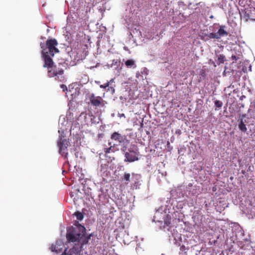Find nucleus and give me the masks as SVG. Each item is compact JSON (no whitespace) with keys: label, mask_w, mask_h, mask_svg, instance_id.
<instances>
[{"label":"nucleus","mask_w":255,"mask_h":255,"mask_svg":"<svg viewBox=\"0 0 255 255\" xmlns=\"http://www.w3.org/2000/svg\"><path fill=\"white\" fill-rule=\"evenodd\" d=\"M58 44L57 40L54 38L47 39L45 44L40 43L42 49L41 57L44 62V67H50L54 64L52 57L55 53L59 52V49L56 47Z\"/></svg>","instance_id":"nucleus-1"},{"label":"nucleus","mask_w":255,"mask_h":255,"mask_svg":"<svg viewBox=\"0 0 255 255\" xmlns=\"http://www.w3.org/2000/svg\"><path fill=\"white\" fill-rule=\"evenodd\" d=\"M125 152V161L133 162L138 159L137 157V149L135 144H126L123 147Z\"/></svg>","instance_id":"nucleus-2"},{"label":"nucleus","mask_w":255,"mask_h":255,"mask_svg":"<svg viewBox=\"0 0 255 255\" xmlns=\"http://www.w3.org/2000/svg\"><path fill=\"white\" fill-rule=\"evenodd\" d=\"M59 152L65 158H67L69 153L71 154L74 153L77 157L78 153L77 145L75 144H58Z\"/></svg>","instance_id":"nucleus-3"},{"label":"nucleus","mask_w":255,"mask_h":255,"mask_svg":"<svg viewBox=\"0 0 255 255\" xmlns=\"http://www.w3.org/2000/svg\"><path fill=\"white\" fill-rule=\"evenodd\" d=\"M81 228L79 227H71L67 229L66 234V239L69 242L78 243L79 238H80V233Z\"/></svg>","instance_id":"nucleus-4"},{"label":"nucleus","mask_w":255,"mask_h":255,"mask_svg":"<svg viewBox=\"0 0 255 255\" xmlns=\"http://www.w3.org/2000/svg\"><path fill=\"white\" fill-rule=\"evenodd\" d=\"M80 228H81V232L80 233V238H79L78 243L76 244H79L80 249L84 250V246L86 245L89 239H90V236H87L85 234V228L84 226L80 225Z\"/></svg>","instance_id":"nucleus-5"},{"label":"nucleus","mask_w":255,"mask_h":255,"mask_svg":"<svg viewBox=\"0 0 255 255\" xmlns=\"http://www.w3.org/2000/svg\"><path fill=\"white\" fill-rule=\"evenodd\" d=\"M111 139L115 142H118L120 143H127L128 140L126 135L120 133L119 132L115 131L111 135Z\"/></svg>","instance_id":"nucleus-6"},{"label":"nucleus","mask_w":255,"mask_h":255,"mask_svg":"<svg viewBox=\"0 0 255 255\" xmlns=\"http://www.w3.org/2000/svg\"><path fill=\"white\" fill-rule=\"evenodd\" d=\"M53 64L50 67H46L48 69V74L50 77H53L58 75H62L64 73V71L62 69L57 68L56 66H53Z\"/></svg>","instance_id":"nucleus-7"},{"label":"nucleus","mask_w":255,"mask_h":255,"mask_svg":"<svg viewBox=\"0 0 255 255\" xmlns=\"http://www.w3.org/2000/svg\"><path fill=\"white\" fill-rule=\"evenodd\" d=\"M81 251L79 244H75L72 248L66 249L63 255H80Z\"/></svg>","instance_id":"nucleus-8"},{"label":"nucleus","mask_w":255,"mask_h":255,"mask_svg":"<svg viewBox=\"0 0 255 255\" xmlns=\"http://www.w3.org/2000/svg\"><path fill=\"white\" fill-rule=\"evenodd\" d=\"M90 102L93 106L95 107L100 106L101 104V102L103 101L102 98L99 96H95L94 94H92L90 98Z\"/></svg>","instance_id":"nucleus-9"},{"label":"nucleus","mask_w":255,"mask_h":255,"mask_svg":"<svg viewBox=\"0 0 255 255\" xmlns=\"http://www.w3.org/2000/svg\"><path fill=\"white\" fill-rule=\"evenodd\" d=\"M59 133V140L57 143H67L66 134L65 133L64 130L62 129L58 130Z\"/></svg>","instance_id":"nucleus-10"},{"label":"nucleus","mask_w":255,"mask_h":255,"mask_svg":"<svg viewBox=\"0 0 255 255\" xmlns=\"http://www.w3.org/2000/svg\"><path fill=\"white\" fill-rule=\"evenodd\" d=\"M219 39V34L217 33L211 32L209 34H206L203 37L201 38L202 39L204 40H208L209 39Z\"/></svg>","instance_id":"nucleus-11"},{"label":"nucleus","mask_w":255,"mask_h":255,"mask_svg":"<svg viewBox=\"0 0 255 255\" xmlns=\"http://www.w3.org/2000/svg\"><path fill=\"white\" fill-rule=\"evenodd\" d=\"M117 150H118V148L116 146V144H113V145H111L109 147L105 148L104 151L105 152V154L108 156V154L109 153H114Z\"/></svg>","instance_id":"nucleus-12"},{"label":"nucleus","mask_w":255,"mask_h":255,"mask_svg":"<svg viewBox=\"0 0 255 255\" xmlns=\"http://www.w3.org/2000/svg\"><path fill=\"white\" fill-rule=\"evenodd\" d=\"M225 27V25L220 26L219 29L218 30V32H217V34H219V38H220L221 36L228 35V32L224 30Z\"/></svg>","instance_id":"nucleus-13"},{"label":"nucleus","mask_w":255,"mask_h":255,"mask_svg":"<svg viewBox=\"0 0 255 255\" xmlns=\"http://www.w3.org/2000/svg\"><path fill=\"white\" fill-rule=\"evenodd\" d=\"M239 128L242 131L244 132H246L247 130L246 125L245 124L243 119H241L240 121Z\"/></svg>","instance_id":"nucleus-14"},{"label":"nucleus","mask_w":255,"mask_h":255,"mask_svg":"<svg viewBox=\"0 0 255 255\" xmlns=\"http://www.w3.org/2000/svg\"><path fill=\"white\" fill-rule=\"evenodd\" d=\"M242 56L241 52H239V53L236 55L233 54L231 56V59L233 60V63L236 62V61L241 59Z\"/></svg>","instance_id":"nucleus-15"},{"label":"nucleus","mask_w":255,"mask_h":255,"mask_svg":"<svg viewBox=\"0 0 255 255\" xmlns=\"http://www.w3.org/2000/svg\"><path fill=\"white\" fill-rule=\"evenodd\" d=\"M125 65L128 68H131L135 65V61L132 59H129L125 62Z\"/></svg>","instance_id":"nucleus-16"},{"label":"nucleus","mask_w":255,"mask_h":255,"mask_svg":"<svg viewBox=\"0 0 255 255\" xmlns=\"http://www.w3.org/2000/svg\"><path fill=\"white\" fill-rule=\"evenodd\" d=\"M226 61L225 56L223 54H220L218 57V64L220 65V64L223 63Z\"/></svg>","instance_id":"nucleus-17"},{"label":"nucleus","mask_w":255,"mask_h":255,"mask_svg":"<svg viewBox=\"0 0 255 255\" xmlns=\"http://www.w3.org/2000/svg\"><path fill=\"white\" fill-rule=\"evenodd\" d=\"M215 106L216 107L215 110L218 111L220 108H221L223 106V103L222 101L219 100H216L214 102Z\"/></svg>","instance_id":"nucleus-18"},{"label":"nucleus","mask_w":255,"mask_h":255,"mask_svg":"<svg viewBox=\"0 0 255 255\" xmlns=\"http://www.w3.org/2000/svg\"><path fill=\"white\" fill-rule=\"evenodd\" d=\"M74 215L76 216L77 220L79 221H81L83 220L84 218L83 215L80 212L77 211L74 214Z\"/></svg>","instance_id":"nucleus-19"},{"label":"nucleus","mask_w":255,"mask_h":255,"mask_svg":"<svg viewBox=\"0 0 255 255\" xmlns=\"http://www.w3.org/2000/svg\"><path fill=\"white\" fill-rule=\"evenodd\" d=\"M114 82V79H112L110 81L105 83L103 85H101L100 86V87L101 88L103 89H106V88L108 87L110 85H111V83Z\"/></svg>","instance_id":"nucleus-20"},{"label":"nucleus","mask_w":255,"mask_h":255,"mask_svg":"<svg viewBox=\"0 0 255 255\" xmlns=\"http://www.w3.org/2000/svg\"><path fill=\"white\" fill-rule=\"evenodd\" d=\"M115 85L112 86V84L110 85L108 87L107 91L110 92L111 94H114L115 92Z\"/></svg>","instance_id":"nucleus-21"},{"label":"nucleus","mask_w":255,"mask_h":255,"mask_svg":"<svg viewBox=\"0 0 255 255\" xmlns=\"http://www.w3.org/2000/svg\"><path fill=\"white\" fill-rule=\"evenodd\" d=\"M124 179L128 182L130 181V174L125 173L124 176Z\"/></svg>","instance_id":"nucleus-22"},{"label":"nucleus","mask_w":255,"mask_h":255,"mask_svg":"<svg viewBox=\"0 0 255 255\" xmlns=\"http://www.w3.org/2000/svg\"><path fill=\"white\" fill-rule=\"evenodd\" d=\"M50 250L52 252H56L57 253H58L56 245L52 244L50 247Z\"/></svg>","instance_id":"nucleus-23"},{"label":"nucleus","mask_w":255,"mask_h":255,"mask_svg":"<svg viewBox=\"0 0 255 255\" xmlns=\"http://www.w3.org/2000/svg\"><path fill=\"white\" fill-rule=\"evenodd\" d=\"M60 87L62 89L63 92L67 91V88L66 85H65L64 84H62L60 85Z\"/></svg>","instance_id":"nucleus-24"},{"label":"nucleus","mask_w":255,"mask_h":255,"mask_svg":"<svg viewBox=\"0 0 255 255\" xmlns=\"http://www.w3.org/2000/svg\"><path fill=\"white\" fill-rule=\"evenodd\" d=\"M165 224L167 226H169V227H170V223L168 221H165Z\"/></svg>","instance_id":"nucleus-25"},{"label":"nucleus","mask_w":255,"mask_h":255,"mask_svg":"<svg viewBox=\"0 0 255 255\" xmlns=\"http://www.w3.org/2000/svg\"><path fill=\"white\" fill-rule=\"evenodd\" d=\"M86 114L82 113L80 115V117H82L83 116L84 118H86Z\"/></svg>","instance_id":"nucleus-26"},{"label":"nucleus","mask_w":255,"mask_h":255,"mask_svg":"<svg viewBox=\"0 0 255 255\" xmlns=\"http://www.w3.org/2000/svg\"><path fill=\"white\" fill-rule=\"evenodd\" d=\"M91 117H92V118H91V121H93V120L94 119H95V117H94V116H93V115H91ZM92 122V123H93V122Z\"/></svg>","instance_id":"nucleus-27"},{"label":"nucleus","mask_w":255,"mask_h":255,"mask_svg":"<svg viewBox=\"0 0 255 255\" xmlns=\"http://www.w3.org/2000/svg\"><path fill=\"white\" fill-rule=\"evenodd\" d=\"M70 196H71V197H72L73 196V193H72V192L70 193Z\"/></svg>","instance_id":"nucleus-28"},{"label":"nucleus","mask_w":255,"mask_h":255,"mask_svg":"<svg viewBox=\"0 0 255 255\" xmlns=\"http://www.w3.org/2000/svg\"><path fill=\"white\" fill-rule=\"evenodd\" d=\"M244 97H245V96H243L242 98H244Z\"/></svg>","instance_id":"nucleus-29"},{"label":"nucleus","mask_w":255,"mask_h":255,"mask_svg":"<svg viewBox=\"0 0 255 255\" xmlns=\"http://www.w3.org/2000/svg\"><path fill=\"white\" fill-rule=\"evenodd\" d=\"M244 97H245V96H243L242 98H244Z\"/></svg>","instance_id":"nucleus-30"}]
</instances>
